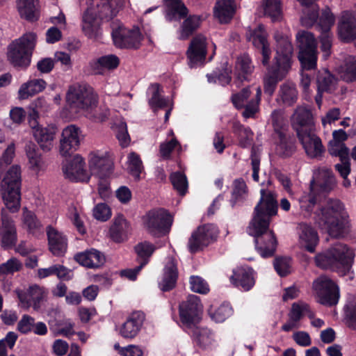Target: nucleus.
I'll use <instances>...</instances> for the list:
<instances>
[{
	"label": "nucleus",
	"instance_id": "obj_4",
	"mask_svg": "<svg viewBox=\"0 0 356 356\" xmlns=\"http://www.w3.org/2000/svg\"><path fill=\"white\" fill-rule=\"evenodd\" d=\"M37 35L33 32L24 34L8 47V58L14 67L26 68L31 63Z\"/></svg>",
	"mask_w": 356,
	"mask_h": 356
},
{
	"label": "nucleus",
	"instance_id": "obj_28",
	"mask_svg": "<svg viewBox=\"0 0 356 356\" xmlns=\"http://www.w3.org/2000/svg\"><path fill=\"white\" fill-rule=\"evenodd\" d=\"M74 259L80 265L88 268H98L104 265L105 256L99 250L91 248L77 253L74 256Z\"/></svg>",
	"mask_w": 356,
	"mask_h": 356
},
{
	"label": "nucleus",
	"instance_id": "obj_53",
	"mask_svg": "<svg viewBox=\"0 0 356 356\" xmlns=\"http://www.w3.org/2000/svg\"><path fill=\"white\" fill-rule=\"evenodd\" d=\"M236 67L240 72L238 79L241 80H246L247 76L252 74L254 70L251 59L247 54H243L237 58Z\"/></svg>",
	"mask_w": 356,
	"mask_h": 356
},
{
	"label": "nucleus",
	"instance_id": "obj_62",
	"mask_svg": "<svg viewBox=\"0 0 356 356\" xmlns=\"http://www.w3.org/2000/svg\"><path fill=\"white\" fill-rule=\"evenodd\" d=\"M232 314V308L228 304H222L213 312L211 313V317L217 323L224 322Z\"/></svg>",
	"mask_w": 356,
	"mask_h": 356
},
{
	"label": "nucleus",
	"instance_id": "obj_1",
	"mask_svg": "<svg viewBox=\"0 0 356 356\" xmlns=\"http://www.w3.org/2000/svg\"><path fill=\"white\" fill-rule=\"evenodd\" d=\"M260 193L248 233L254 237L256 249L261 256L268 257L274 254L277 246V240L269 225L271 217L277 214V202L276 195L271 191L261 189Z\"/></svg>",
	"mask_w": 356,
	"mask_h": 356
},
{
	"label": "nucleus",
	"instance_id": "obj_47",
	"mask_svg": "<svg viewBox=\"0 0 356 356\" xmlns=\"http://www.w3.org/2000/svg\"><path fill=\"white\" fill-rule=\"evenodd\" d=\"M302 15L300 22L302 26L306 27L312 26L316 22L318 17V7L314 2L308 4H302Z\"/></svg>",
	"mask_w": 356,
	"mask_h": 356
},
{
	"label": "nucleus",
	"instance_id": "obj_48",
	"mask_svg": "<svg viewBox=\"0 0 356 356\" xmlns=\"http://www.w3.org/2000/svg\"><path fill=\"white\" fill-rule=\"evenodd\" d=\"M345 321L347 326L356 330V297L349 295L344 307Z\"/></svg>",
	"mask_w": 356,
	"mask_h": 356
},
{
	"label": "nucleus",
	"instance_id": "obj_59",
	"mask_svg": "<svg viewBox=\"0 0 356 356\" xmlns=\"http://www.w3.org/2000/svg\"><path fill=\"white\" fill-rule=\"evenodd\" d=\"M329 153L333 156H338L340 161L350 160L349 149L343 143L330 142Z\"/></svg>",
	"mask_w": 356,
	"mask_h": 356
},
{
	"label": "nucleus",
	"instance_id": "obj_50",
	"mask_svg": "<svg viewBox=\"0 0 356 356\" xmlns=\"http://www.w3.org/2000/svg\"><path fill=\"white\" fill-rule=\"evenodd\" d=\"M22 263L15 257H11L0 265V282H4L8 275H13L22 269Z\"/></svg>",
	"mask_w": 356,
	"mask_h": 356
},
{
	"label": "nucleus",
	"instance_id": "obj_6",
	"mask_svg": "<svg viewBox=\"0 0 356 356\" xmlns=\"http://www.w3.org/2000/svg\"><path fill=\"white\" fill-rule=\"evenodd\" d=\"M66 101L70 108L78 113L96 106L97 96L90 86L74 83L68 88Z\"/></svg>",
	"mask_w": 356,
	"mask_h": 356
},
{
	"label": "nucleus",
	"instance_id": "obj_43",
	"mask_svg": "<svg viewBox=\"0 0 356 356\" xmlns=\"http://www.w3.org/2000/svg\"><path fill=\"white\" fill-rule=\"evenodd\" d=\"M201 17L199 15H190L184 20L180 26V40L188 39L200 26Z\"/></svg>",
	"mask_w": 356,
	"mask_h": 356
},
{
	"label": "nucleus",
	"instance_id": "obj_46",
	"mask_svg": "<svg viewBox=\"0 0 356 356\" xmlns=\"http://www.w3.org/2000/svg\"><path fill=\"white\" fill-rule=\"evenodd\" d=\"M316 83L319 91L331 92L335 89L337 79L328 70H325L318 72Z\"/></svg>",
	"mask_w": 356,
	"mask_h": 356
},
{
	"label": "nucleus",
	"instance_id": "obj_32",
	"mask_svg": "<svg viewBox=\"0 0 356 356\" xmlns=\"http://www.w3.org/2000/svg\"><path fill=\"white\" fill-rule=\"evenodd\" d=\"M236 10L234 0H218L213 8V15L220 23H228Z\"/></svg>",
	"mask_w": 356,
	"mask_h": 356
},
{
	"label": "nucleus",
	"instance_id": "obj_25",
	"mask_svg": "<svg viewBox=\"0 0 356 356\" xmlns=\"http://www.w3.org/2000/svg\"><path fill=\"white\" fill-rule=\"evenodd\" d=\"M298 244L309 252H314L318 243L317 232L310 225L305 223L298 225Z\"/></svg>",
	"mask_w": 356,
	"mask_h": 356
},
{
	"label": "nucleus",
	"instance_id": "obj_30",
	"mask_svg": "<svg viewBox=\"0 0 356 356\" xmlns=\"http://www.w3.org/2000/svg\"><path fill=\"white\" fill-rule=\"evenodd\" d=\"M177 277V261L174 258L169 257L164 267L163 278L159 282L160 289L163 291L172 289L176 285Z\"/></svg>",
	"mask_w": 356,
	"mask_h": 356
},
{
	"label": "nucleus",
	"instance_id": "obj_60",
	"mask_svg": "<svg viewBox=\"0 0 356 356\" xmlns=\"http://www.w3.org/2000/svg\"><path fill=\"white\" fill-rule=\"evenodd\" d=\"M334 16L330 8H327L323 10L318 23V26L321 30V33H330V29L331 26L334 25Z\"/></svg>",
	"mask_w": 356,
	"mask_h": 356
},
{
	"label": "nucleus",
	"instance_id": "obj_34",
	"mask_svg": "<svg viewBox=\"0 0 356 356\" xmlns=\"http://www.w3.org/2000/svg\"><path fill=\"white\" fill-rule=\"evenodd\" d=\"M165 7V17L169 21L186 17L188 10L181 0H163Z\"/></svg>",
	"mask_w": 356,
	"mask_h": 356
},
{
	"label": "nucleus",
	"instance_id": "obj_58",
	"mask_svg": "<svg viewBox=\"0 0 356 356\" xmlns=\"http://www.w3.org/2000/svg\"><path fill=\"white\" fill-rule=\"evenodd\" d=\"M256 91L255 98L250 100L243 107L244 111L242 113V115L245 118H253L259 111V105L261 95V90L260 87H257Z\"/></svg>",
	"mask_w": 356,
	"mask_h": 356
},
{
	"label": "nucleus",
	"instance_id": "obj_55",
	"mask_svg": "<svg viewBox=\"0 0 356 356\" xmlns=\"http://www.w3.org/2000/svg\"><path fill=\"white\" fill-rule=\"evenodd\" d=\"M174 188L181 195H184L188 189V181L186 175L180 172H172L170 176Z\"/></svg>",
	"mask_w": 356,
	"mask_h": 356
},
{
	"label": "nucleus",
	"instance_id": "obj_40",
	"mask_svg": "<svg viewBox=\"0 0 356 356\" xmlns=\"http://www.w3.org/2000/svg\"><path fill=\"white\" fill-rule=\"evenodd\" d=\"M276 140V153L282 156H289L295 152V145L286 131L279 132L274 135Z\"/></svg>",
	"mask_w": 356,
	"mask_h": 356
},
{
	"label": "nucleus",
	"instance_id": "obj_64",
	"mask_svg": "<svg viewBox=\"0 0 356 356\" xmlns=\"http://www.w3.org/2000/svg\"><path fill=\"white\" fill-rule=\"evenodd\" d=\"M315 263L316 265L321 268L331 269L337 271V269H335V264H334L332 261V257L330 255L328 250L323 253L316 254L315 257Z\"/></svg>",
	"mask_w": 356,
	"mask_h": 356
},
{
	"label": "nucleus",
	"instance_id": "obj_49",
	"mask_svg": "<svg viewBox=\"0 0 356 356\" xmlns=\"http://www.w3.org/2000/svg\"><path fill=\"white\" fill-rule=\"evenodd\" d=\"M149 89L152 91V97L149 99V104L154 111L167 107L168 100L161 95L160 86L158 83H154L151 85Z\"/></svg>",
	"mask_w": 356,
	"mask_h": 356
},
{
	"label": "nucleus",
	"instance_id": "obj_18",
	"mask_svg": "<svg viewBox=\"0 0 356 356\" xmlns=\"http://www.w3.org/2000/svg\"><path fill=\"white\" fill-rule=\"evenodd\" d=\"M291 120L292 127L297 134L315 130L312 111L305 105L296 107Z\"/></svg>",
	"mask_w": 356,
	"mask_h": 356
},
{
	"label": "nucleus",
	"instance_id": "obj_7",
	"mask_svg": "<svg viewBox=\"0 0 356 356\" xmlns=\"http://www.w3.org/2000/svg\"><path fill=\"white\" fill-rule=\"evenodd\" d=\"M144 229L151 235L156 237L165 235L172 224V216L164 209H153L142 218Z\"/></svg>",
	"mask_w": 356,
	"mask_h": 356
},
{
	"label": "nucleus",
	"instance_id": "obj_52",
	"mask_svg": "<svg viewBox=\"0 0 356 356\" xmlns=\"http://www.w3.org/2000/svg\"><path fill=\"white\" fill-rule=\"evenodd\" d=\"M264 15L269 17L272 21L279 20L282 15L280 0H262Z\"/></svg>",
	"mask_w": 356,
	"mask_h": 356
},
{
	"label": "nucleus",
	"instance_id": "obj_5",
	"mask_svg": "<svg viewBox=\"0 0 356 356\" xmlns=\"http://www.w3.org/2000/svg\"><path fill=\"white\" fill-rule=\"evenodd\" d=\"M21 168L18 165L11 166L1 183V194L7 209L15 213L20 208Z\"/></svg>",
	"mask_w": 356,
	"mask_h": 356
},
{
	"label": "nucleus",
	"instance_id": "obj_63",
	"mask_svg": "<svg viewBox=\"0 0 356 356\" xmlns=\"http://www.w3.org/2000/svg\"><path fill=\"white\" fill-rule=\"evenodd\" d=\"M15 155V143L11 142L3 151L0 158V172H1L6 167L10 165Z\"/></svg>",
	"mask_w": 356,
	"mask_h": 356
},
{
	"label": "nucleus",
	"instance_id": "obj_12",
	"mask_svg": "<svg viewBox=\"0 0 356 356\" xmlns=\"http://www.w3.org/2000/svg\"><path fill=\"white\" fill-rule=\"evenodd\" d=\"M218 234L216 226L207 224L199 227L188 239V248L191 253L202 250L204 247L215 241Z\"/></svg>",
	"mask_w": 356,
	"mask_h": 356
},
{
	"label": "nucleus",
	"instance_id": "obj_33",
	"mask_svg": "<svg viewBox=\"0 0 356 356\" xmlns=\"http://www.w3.org/2000/svg\"><path fill=\"white\" fill-rule=\"evenodd\" d=\"M339 34L344 41L356 38V22L348 12H343L339 24Z\"/></svg>",
	"mask_w": 356,
	"mask_h": 356
},
{
	"label": "nucleus",
	"instance_id": "obj_16",
	"mask_svg": "<svg viewBox=\"0 0 356 356\" xmlns=\"http://www.w3.org/2000/svg\"><path fill=\"white\" fill-rule=\"evenodd\" d=\"M15 293L22 307L26 309L32 307L36 311L40 309L41 302L47 296L44 288L37 284L30 286L26 291L16 289Z\"/></svg>",
	"mask_w": 356,
	"mask_h": 356
},
{
	"label": "nucleus",
	"instance_id": "obj_23",
	"mask_svg": "<svg viewBox=\"0 0 356 356\" xmlns=\"http://www.w3.org/2000/svg\"><path fill=\"white\" fill-rule=\"evenodd\" d=\"M84 161L81 156L76 154L72 159L63 166V173L67 179L72 181H84L88 176L84 169Z\"/></svg>",
	"mask_w": 356,
	"mask_h": 356
},
{
	"label": "nucleus",
	"instance_id": "obj_27",
	"mask_svg": "<svg viewBox=\"0 0 356 356\" xmlns=\"http://www.w3.org/2000/svg\"><path fill=\"white\" fill-rule=\"evenodd\" d=\"M231 283L245 291L250 290L255 284L254 271L250 268H237L229 277Z\"/></svg>",
	"mask_w": 356,
	"mask_h": 356
},
{
	"label": "nucleus",
	"instance_id": "obj_11",
	"mask_svg": "<svg viewBox=\"0 0 356 356\" xmlns=\"http://www.w3.org/2000/svg\"><path fill=\"white\" fill-rule=\"evenodd\" d=\"M202 305L200 298L190 295L179 305V317L182 324L188 329L195 327L200 321Z\"/></svg>",
	"mask_w": 356,
	"mask_h": 356
},
{
	"label": "nucleus",
	"instance_id": "obj_24",
	"mask_svg": "<svg viewBox=\"0 0 356 356\" xmlns=\"http://www.w3.org/2000/svg\"><path fill=\"white\" fill-rule=\"evenodd\" d=\"M89 167L93 175L104 179L111 173L113 161L106 154H92L89 159Z\"/></svg>",
	"mask_w": 356,
	"mask_h": 356
},
{
	"label": "nucleus",
	"instance_id": "obj_10",
	"mask_svg": "<svg viewBox=\"0 0 356 356\" xmlns=\"http://www.w3.org/2000/svg\"><path fill=\"white\" fill-rule=\"evenodd\" d=\"M313 289L318 298V302L325 306L337 304L339 299L338 286L328 277L321 275L313 282Z\"/></svg>",
	"mask_w": 356,
	"mask_h": 356
},
{
	"label": "nucleus",
	"instance_id": "obj_26",
	"mask_svg": "<svg viewBox=\"0 0 356 356\" xmlns=\"http://www.w3.org/2000/svg\"><path fill=\"white\" fill-rule=\"evenodd\" d=\"M1 243L3 247L10 248L17 241V227L14 220L5 212L1 213Z\"/></svg>",
	"mask_w": 356,
	"mask_h": 356
},
{
	"label": "nucleus",
	"instance_id": "obj_13",
	"mask_svg": "<svg viewBox=\"0 0 356 356\" xmlns=\"http://www.w3.org/2000/svg\"><path fill=\"white\" fill-rule=\"evenodd\" d=\"M208 42L202 34L193 37L186 51L188 65L191 68L203 65L206 61Z\"/></svg>",
	"mask_w": 356,
	"mask_h": 356
},
{
	"label": "nucleus",
	"instance_id": "obj_29",
	"mask_svg": "<svg viewBox=\"0 0 356 356\" xmlns=\"http://www.w3.org/2000/svg\"><path fill=\"white\" fill-rule=\"evenodd\" d=\"M47 234L49 250L55 256L63 255L67 248V241L65 236L51 226L47 227Z\"/></svg>",
	"mask_w": 356,
	"mask_h": 356
},
{
	"label": "nucleus",
	"instance_id": "obj_51",
	"mask_svg": "<svg viewBox=\"0 0 356 356\" xmlns=\"http://www.w3.org/2000/svg\"><path fill=\"white\" fill-rule=\"evenodd\" d=\"M341 76L346 82L356 80V57L348 56L345 58Z\"/></svg>",
	"mask_w": 356,
	"mask_h": 356
},
{
	"label": "nucleus",
	"instance_id": "obj_37",
	"mask_svg": "<svg viewBox=\"0 0 356 356\" xmlns=\"http://www.w3.org/2000/svg\"><path fill=\"white\" fill-rule=\"evenodd\" d=\"M17 8L22 17L29 21H36L39 17L38 0H18Z\"/></svg>",
	"mask_w": 356,
	"mask_h": 356
},
{
	"label": "nucleus",
	"instance_id": "obj_19",
	"mask_svg": "<svg viewBox=\"0 0 356 356\" xmlns=\"http://www.w3.org/2000/svg\"><path fill=\"white\" fill-rule=\"evenodd\" d=\"M247 39L252 42L257 49H261L262 55L261 63L264 66L269 63L271 50L267 40V33L262 24H259L254 29L249 30L246 35Z\"/></svg>",
	"mask_w": 356,
	"mask_h": 356
},
{
	"label": "nucleus",
	"instance_id": "obj_17",
	"mask_svg": "<svg viewBox=\"0 0 356 356\" xmlns=\"http://www.w3.org/2000/svg\"><path fill=\"white\" fill-rule=\"evenodd\" d=\"M33 135L40 148L44 152H49L53 147V142L56 134L54 126L42 127L36 120H29Z\"/></svg>",
	"mask_w": 356,
	"mask_h": 356
},
{
	"label": "nucleus",
	"instance_id": "obj_42",
	"mask_svg": "<svg viewBox=\"0 0 356 356\" xmlns=\"http://www.w3.org/2000/svg\"><path fill=\"white\" fill-rule=\"evenodd\" d=\"M25 150L29 159L30 168L36 172H39L44 168V162L36 145L30 142L26 144Z\"/></svg>",
	"mask_w": 356,
	"mask_h": 356
},
{
	"label": "nucleus",
	"instance_id": "obj_57",
	"mask_svg": "<svg viewBox=\"0 0 356 356\" xmlns=\"http://www.w3.org/2000/svg\"><path fill=\"white\" fill-rule=\"evenodd\" d=\"M300 208L305 215H310L316 204V198L314 191L310 189L309 193H304L298 200Z\"/></svg>",
	"mask_w": 356,
	"mask_h": 356
},
{
	"label": "nucleus",
	"instance_id": "obj_56",
	"mask_svg": "<svg viewBox=\"0 0 356 356\" xmlns=\"http://www.w3.org/2000/svg\"><path fill=\"white\" fill-rule=\"evenodd\" d=\"M128 170L136 179L140 178V174L143 168L140 156L136 152H131L128 156Z\"/></svg>",
	"mask_w": 356,
	"mask_h": 356
},
{
	"label": "nucleus",
	"instance_id": "obj_15",
	"mask_svg": "<svg viewBox=\"0 0 356 356\" xmlns=\"http://www.w3.org/2000/svg\"><path fill=\"white\" fill-rule=\"evenodd\" d=\"M81 131L79 127L71 124L62 131L59 153L63 157L70 156L80 145Z\"/></svg>",
	"mask_w": 356,
	"mask_h": 356
},
{
	"label": "nucleus",
	"instance_id": "obj_31",
	"mask_svg": "<svg viewBox=\"0 0 356 356\" xmlns=\"http://www.w3.org/2000/svg\"><path fill=\"white\" fill-rule=\"evenodd\" d=\"M298 98V92L296 85L292 83H284L280 85L276 102L284 106H293Z\"/></svg>",
	"mask_w": 356,
	"mask_h": 356
},
{
	"label": "nucleus",
	"instance_id": "obj_36",
	"mask_svg": "<svg viewBox=\"0 0 356 356\" xmlns=\"http://www.w3.org/2000/svg\"><path fill=\"white\" fill-rule=\"evenodd\" d=\"M47 83L41 79L29 80L22 84L18 91V97L20 99H26L32 97L46 88Z\"/></svg>",
	"mask_w": 356,
	"mask_h": 356
},
{
	"label": "nucleus",
	"instance_id": "obj_9",
	"mask_svg": "<svg viewBox=\"0 0 356 356\" xmlns=\"http://www.w3.org/2000/svg\"><path fill=\"white\" fill-rule=\"evenodd\" d=\"M111 36L114 45L120 49H138L143 36L138 27L132 29L125 28L119 21L111 23Z\"/></svg>",
	"mask_w": 356,
	"mask_h": 356
},
{
	"label": "nucleus",
	"instance_id": "obj_38",
	"mask_svg": "<svg viewBox=\"0 0 356 356\" xmlns=\"http://www.w3.org/2000/svg\"><path fill=\"white\" fill-rule=\"evenodd\" d=\"M98 4L99 16L102 19L109 21L115 17L122 6L121 0H101Z\"/></svg>",
	"mask_w": 356,
	"mask_h": 356
},
{
	"label": "nucleus",
	"instance_id": "obj_14",
	"mask_svg": "<svg viewBox=\"0 0 356 356\" xmlns=\"http://www.w3.org/2000/svg\"><path fill=\"white\" fill-rule=\"evenodd\" d=\"M327 250L337 272L345 275L350 270L355 257L352 250L343 243H337Z\"/></svg>",
	"mask_w": 356,
	"mask_h": 356
},
{
	"label": "nucleus",
	"instance_id": "obj_8",
	"mask_svg": "<svg viewBox=\"0 0 356 356\" xmlns=\"http://www.w3.org/2000/svg\"><path fill=\"white\" fill-rule=\"evenodd\" d=\"M298 59L302 67L307 70L315 69L317 61V42L313 33L300 31L296 34Z\"/></svg>",
	"mask_w": 356,
	"mask_h": 356
},
{
	"label": "nucleus",
	"instance_id": "obj_39",
	"mask_svg": "<svg viewBox=\"0 0 356 356\" xmlns=\"http://www.w3.org/2000/svg\"><path fill=\"white\" fill-rule=\"evenodd\" d=\"M120 60L114 54H109L99 57L90 63V66L95 73L102 74L104 70H113L118 67Z\"/></svg>",
	"mask_w": 356,
	"mask_h": 356
},
{
	"label": "nucleus",
	"instance_id": "obj_35",
	"mask_svg": "<svg viewBox=\"0 0 356 356\" xmlns=\"http://www.w3.org/2000/svg\"><path fill=\"white\" fill-rule=\"evenodd\" d=\"M81 27L82 31L88 38H93L96 35L99 23L93 8H88L83 13Z\"/></svg>",
	"mask_w": 356,
	"mask_h": 356
},
{
	"label": "nucleus",
	"instance_id": "obj_45",
	"mask_svg": "<svg viewBox=\"0 0 356 356\" xmlns=\"http://www.w3.org/2000/svg\"><path fill=\"white\" fill-rule=\"evenodd\" d=\"M22 222V227L31 234L38 232L42 227V224L35 214L26 207L23 208Z\"/></svg>",
	"mask_w": 356,
	"mask_h": 356
},
{
	"label": "nucleus",
	"instance_id": "obj_22",
	"mask_svg": "<svg viewBox=\"0 0 356 356\" xmlns=\"http://www.w3.org/2000/svg\"><path fill=\"white\" fill-rule=\"evenodd\" d=\"M307 155L310 158H318L321 156L325 149L321 140L316 134V130L303 132L297 134Z\"/></svg>",
	"mask_w": 356,
	"mask_h": 356
},
{
	"label": "nucleus",
	"instance_id": "obj_2",
	"mask_svg": "<svg viewBox=\"0 0 356 356\" xmlns=\"http://www.w3.org/2000/svg\"><path fill=\"white\" fill-rule=\"evenodd\" d=\"M274 38L277 45L273 64L264 76V90L270 96L273 95L278 82L284 79L291 69L293 55V45L287 36L276 32Z\"/></svg>",
	"mask_w": 356,
	"mask_h": 356
},
{
	"label": "nucleus",
	"instance_id": "obj_61",
	"mask_svg": "<svg viewBox=\"0 0 356 356\" xmlns=\"http://www.w3.org/2000/svg\"><path fill=\"white\" fill-rule=\"evenodd\" d=\"M32 111L29 113V120H36L40 113L47 111L48 104L44 97H38L31 104Z\"/></svg>",
	"mask_w": 356,
	"mask_h": 356
},
{
	"label": "nucleus",
	"instance_id": "obj_21",
	"mask_svg": "<svg viewBox=\"0 0 356 356\" xmlns=\"http://www.w3.org/2000/svg\"><path fill=\"white\" fill-rule=\"evenodd\" d=\"M335 186V178L330 169L322 167L314 171L309 187L312 191L318 189L322 193H330Z\"/></svg>",
	"mask_w": 356,
	"mask_h": 356
},
{
	"label": "nucleus",
	"instance_id": "obj_44",
	"mask_svg": "<svg viewBox=\"0 0 356 356\" xmlns=\"http://www.w3.org/2000/svg\"><path fill=\"white\" fill-rule=\"evenodd\" d=\"M194 341L200 348L206 349L210 348L213 342V334L207 328H199L197 325L192 328Z\"/></svg>",
	"mask_w": 356,
	"mask_h": 356
},
{
	"label": "nucleus",
	"instance_id": "obj_20",
	"mask_svg": "<svg viewBox=\"0 0 356 356\" xmlns=\"http://www.w3.org/2000/svg\"><path fill=\"white\" fill-rule=\"evenodd\" d=\"M145 320V315L143 312H131L120 327V336L126 339H134L140 332Z\"/></svg>",
	"mask_w": 356,
	"mask_h": 356
},
{
	"label": "nucleus",
	"instance_id": "obj_3",
	"mask_svg": "<svg viewBox=\"0 0 356 356\" xmlns=\"http://www.w3.org/2000/svg\"><path fill=\"white\" fill-rule=\"evenodd\" d=\"M345 207L337 199H329L317 216L316 223L334 238L343 237L348 232V222L341 220Z\"/></svg>",
	"mask_w": 356,
	"mask_h": 356
},
{
	"label": "nucleus",
	"instance_id": "obj_41",
	"mask_svg": "<svg viewBox=\"0 0 356 356\" xmlns=\"http://www.w3.org/2000/svg\"><path fill=\"white\" fill-rule=\"evenodd\" d=\"M129 230V225L122 216L115 218L113 225L110 228V235L112 239L118 243L123 241Z\"/></svg>",
	"mask_w": 356,
	"mask_h": 356
},
{
	"label": "nucleus",
	"instance_id": "obj_54",
	"mask_svg": "<svg viewBox=\"0 0 356 356\" xmlns=\"http://www.w3.org/2000/svg\"><path fill=\"white\" fill-rule=\"evenodd\" d=\"M155 249V246L147 241L140 243L136 245L135 250L138 255L139 264L140 263H143L145 261L146 265L148 263L149 259L154 252Z\"/></svg>",
	"mask_w": 356,
	"mask_h": 356
}]
</instances>
